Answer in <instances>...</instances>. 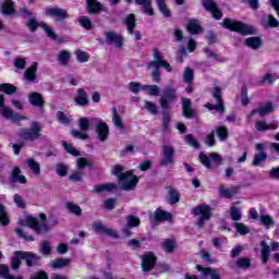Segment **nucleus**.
Here are the masks:
<instances>
[{"label": "nucleus", "instance_id": "nucleus-1", "mask_svg": "<svg viewBox=\"0 0 279 279\" xmlns=\"http://www.w3.org/2000/svg\"><path fill=\"white\" fill-rule=\"evenodd\" d=\"M178 101V89L173 86H168L162 90V96L159 99V104L162 108V130L163 134L171 132V104Z\"/></svg>", "mask_w": 279, "mask_h": 279}, {"label": "nucleus", "instance_id": "nucleus-2", "mask_svg": "<svg viewBox=\"0 0 279 279\" xmlns=\"http://www.w3.org/2000/svg\"><path fill=\"white\" fill-rule=\"evenodd\" d=\"M223 29L240 34V36H255L256 27L239 20L226 17L220 23Z\"/></svg>", "mask_w": 279, "mask_h": 279}, {"label": "nucleus", "instance_id": "nucleus-3", "mask_svg": "<svg viewBox=\"0 0 279 279\" xmlns=\"http://www.w3.org/2000/svg\"><path fill=\"white\" fill-rule=\"evenodd\" d=\"M40 132H43V126L40 123L34 121L32 122L31 128L21 129L17 133V136L23 141L34 143V141H38V138L43 136Z\"/></svg>", "mask_w": 279, "mask_h": 279}, {"label": "nucleus", "instance_id": "nucleus-4", "mask_svg": "<svg viewBox=\"0 0 279 279\" xmlns=\"http://www.w3.org/2000/svg\"><path fill=\"white\" fill-rule=\"evenodd\" d=\"M211 97L216 99V104L213 105L210 102L205 104V108L207 110H216L219 114L226 113V104L223 102V89L220 86H214L211 88Z\"/></svg>", "mask_w": 279, "mask_h": 279}, {"label": "nucleus", "instance_id": "nucleus-5", "mask_svg": "<svg viewBox=\"0 0 279 279\" xmlns=\"http://www.w3.org/2000/svg\"><path fill=\"white\" fill-rule=\"evenodd\" d=\"M192 214L195 215V217H201L197 220V228H204V225L206 221H209V219L213 217V208L208 204H202L194 208H192Z\"/></svg>", "mask_w": 279, "mask_h": 279}, {"label": "nucleus", "instance_id": "nucleus-6", "mask_svg": "<svg viewBox=\"0 0 279 279\" xmlns=\"http://www.w3.org/2000/svg\"><path fill=\"white\" fill-rule=\"evenodd\" d=\"M175 165V148L173 146H162V158L159 160V167H173Z\"/></svg>", "mask_w": 279, "mask_h": 279}, {"label": "nucleus", "instance_id": "nucleus-7", "mask_svg": "<svg viewBox=\"0 0 279 279\" xmlns=\"http://www.w3.org/2000/svg\"><path fill=\"white\" fill-rule=\"evenodd\" d=\"M202 5L206 12H209L215 21L223 19V12L220 11L219 4L215 0H202Z\"/></svg>", "mask_w": 279, "mask_h": 279}, {"label": "nucleus", "instance_id": "nucleus-8", "mask_svg": "<svg viewBox=\"0 0 279 279\" xmlns=\"http://www.w3.org/2000/svg\"><path fill=\"white\" fill-rule=\"evenodd\" d=\"M45 16L56 19L57 21H64L69 19V12L65 9L50 5L45 9Z\"/></svg>", "mask_w": 279, "mask_h": 279}, {"label": "nucleus", "instance_id": "nucleus-9", "mask_svg": "<svg viewBox=\"0 0 279 279\" xmlns=\"http://www.w3.org/2000/svg\"><path fill=\"white\" fill-rule=\"evenodd\" d=\"M158 263V257L153 252L145 253L142 256V271L149 274L155 269L156 264Z\"/></svg>", "mask_w": 279, "mask_h": 279}, {"label": "nucleus", "instance_id": "nucleus-10", "mask_svg": "<svg viewBox=\"0 0 279 279\" xmlns=\"http://www.w3.org/2000/svg\"><path fill=\"white\" fill-rule=\"evenodd\" d=\"M26 225L28 226V228H31V230H34V232H36V234H43L45 232H49V225L38 221V219H36L34 216H28L26 218Z\"/></svg>", "mask_w": 279, "mask_h": 279}, {"label": "nucleus", "instance_id": "nucleus-11", "mask_svg": "<svg viewBox=\"0 0 279 279\" xmlns=\"http://www.w3.org/2000/svg\"><path fill=\"white\" fill-rule=\"evenodd\" d=\"M96 134L100 143H106L108 136H110V128L108 126V123L99 120L96 124Z\"/></svg>", "mask_w": 279, "mask_h": 279}, {"label": "nucleus", "instance_id": "nucleus-12", "mask_svg": "<svg viewBox=\"0 0 279 279\" xmlns=\"http://www.w3.org/2000/svg\"><path fill=\"white\" fill-rule=\"evenodd\" d=\"M23 260L26 263V267H40V255L34 252L22 251Z\"/></svg>", "mask_w": 279, "mask_h": 279}, {"label": "nucleus", "instance_id": "nucleus-13", "mask_svg": "<svg viewBox=\"0 0 279 279\" xmlns=\"http://www.w3.org/2000/svg\"><path fill=\"white\" fill-rule=\"evenodd\" d=\"M105 36L106 43L108 45H114L118 49H121V47H123V43L125 39H123V36H121V34H117L114 32H107Z\"/></svg>", "mask_w": 279, "mask_h": 279}, {"label": "nucleus", "instance_id": "nucleus-14", "mask_svg": "<svg viewBox=\"0 0 279 279\" xmlns=\"http://www.w3.org/2000/svg\"><path fill=\"white\" fill-rule=\"evenodd\" d=\"M255 149L259 153L255 154L252 165L253 167H258L260 162H265V160H267V151H265V144L262 143L256 144Z\"/></svg>", "mask_w": 279, "mask_h": 279}, {"label": "nucleus", "instance_id": "nucleus-15", "mask_svg": "<svg viewBox=\"0 0 279 279\" xmlns=\"http://www.w3.org/2000/svg\"><path fill=\"white\" fill-rule=\"evenodd\" d=\"M0 12L3 16H12L16 14V4L12 0H4L0 4Z\"/></svg>", "mask_w": 279, "mask_h": 279}, {"label": "nucleus", "instance_id": "nucleus-16", "mask_svg": "<svg viewBox=\"0 0 279 279\" xmlns=\"http://www.w3.org/2000/svg\"><path fill=\"white\" fill-rule=\"evenodd\" d=\"M28 101L34 108H45V97L38 92H33L28 95Z\"/></svg>", "mask_w": 279, "mask_h": 279}, {"label": "nucleus", "instance_id": "nucleus-17", "mask_svg": "<svg viewBox=\"0 0 279 279\" xmlns=\"http://www.w3.org/2000/svg\"><path fill=\"white\" fill-rule=\"evenodd\" d=\"M112 174L117 175L119 180H130L134 175V170H128L123 172V166L121 165H116L112 169Z\"/></svg>", "mask_w": 279, "mask_h": 279}, {"label": "nucleus", "instance_id": "nucleus-18", "mask_svg": "<svg viewBox=\"0 0 279 279\" xmlns=\"http://www.w3.org/2000/svg\"><path fill=\"white\" fill-rule=\"evenodd\" d=\"M77 96L74 98L76 106H81L82 108L88 106L90 101L88 100V94L84 88L76 89Z\"/></svg>", "mask_w": 279, "mask_h": 279}, {"label": "nucleus", "instance_id": "nucleus-19", "mask_svg": "<svg viewBox=\"0 0 279 279\" xmlns=\"http://www.w3.org/2000/svg\"><path fill=\"white\" fill-rule=\"evenodd\" d=\"M10 180L12 182V184H27V178H25V175L21 174V168L19 167H14L11 170V177Z\"/></svg>", "mask_w": 279, "mask_h": 279}, {"label": "nucleus", "instance_id": "nucleus-20", "mask_svg": "<svg viewBox=\"0 0 279 279\" xmlns=\"http://www.w3.org/2000/svg\"><path fill=\"white\" fill-rule=\"evenodd\" d=\"M154 219L155 221H173V215L169 211H166L161 207L157 208L154 211Z\"/></svg>", "mask_w": 279, "mask_h": 279}, {"label": "nucleus", "instance_id": "nucleus-21", "mask_svg": "<svg viewBox=\"0 0 279 279\" xmlns=\"http://www.w3.org/2000/svg\"><path fill=\"white\" fill-rule=\"evenodd\" d=\"M196 269L197 271H201V274H203L205 277L210 276V279H221V275L215 268L204 267L197 264Z\"/></svg>", "mask_w": 279, "mask_h": 279}, {"label": "nucleus", "instance_id": "nucleus-22", "mask_svg": "<svg viewBox=\"0 0 279 279\" xmlns=\"http://www.w3.org/2000/svg\"><path fill=\"white\" fill-rule=\"evenodd\" d=\"M244 45L245 47H248L250 49L256 51L259 47H263V45H265V41H263L262 38L258 36H253L246 38Z\"/></svg>", "mask_w": 279, "mask_h": 279}, {"label": "nucleus", "instance_id": "nucleus-23", "mask_svg": "<svg viewBox=\"0 0 279 279\" xmlns=\"http://www.w3.org/2000/svg\"><path fill=\"white\" fill-rule=\"evenodd\" d=\"M23 251H15L13 253V256L11 257V269L13 271H17V269H21V265H23Z\"/></svg>", "mask_w": 279, "mask_h": 279}, {"label": "nucleus", "instance_id": "nucleus-24", "mask_svg": "<svg viewBox=\"0 0 279 279\" xmlns=\"http://www.w3.org/2000/svg\"><path fill=\"white\" fill-rule=\"evenodd\" d=\"M218 193L220 197H225V199H232L233 195L239 193V186H232L231 189H228L225 185H220Z\"/></svg>", "mask_w": 279, "mask_h": 279}, {"label": "nucleus", "instance_id": "nucleus-25", "mask_svg": "<svg viewBox=\"0 0 279 279\" xmlns=\"http://www.w3.org/2000/svg\"><path fill=\"white\" fill-rule=\"evenodd\" d=\"M41 28L46 33V36L51 40H57L58 45H62V43H64V38H58V34H56V32H53V28H51V26H49L48 24H41Z\"/></svg>", "mask_w": 279, "mask_h": 279}, {"label": "nucleus", "instance_id": "nucleus-26", "mask_svg": "<svg viewBox=\"0 0 279 279\" xmlns=\"http://www.w3.org/2000/svg\"><path fill=\"white\" fill-rule=\"evenodd\" d=\"M120 182H122L123 191H132L136 189V186L138 185V177L133 174L131 178L126 180H120Z\"/></svg>", "mask_w": 279, "mask_h": 279}, {"label": "nucleus", "instance_id": "nucleus-27", "mask_svg": "<svg viewBox=\"0 0 279 279\" xmlns=\"http://www.w3.org/2000/svg\"><path fill=\"white\" fill-rule=\"evenodd\" d=\"M166 191H168V204H170L171 206L178 204L180 202V192H178V190L173 186H166Z\"/></svg>", "mask_w": 279, "mask_h": 279}, {"label": "nucleus", "instance_id": "nucleus-28", "mask_svg": "<svg viewBox=\"0 0 279 279\" xmlns=\"http://www.w3.org/2000/svg\"><path fill=\"white\" fill-rule=\"evenodd\" d=\"M36 73H38V63L33 62L24 72V77L27 82H36Z\"/></svg>", "mask_w": 279, "mask_h": 279}, {"label": "nucleus", "instance_id": "nucleus-29", "mask_svg": "<svg viewBox=\"0 0 279 279\" xmlns=\"http://www.w3.org/2000/svg\"><path fill=\"white\" fill-rule=\"evenodd\" d=\"M94 230L107 234V236H112V239H119V234L113 229H107L102 223L94 225Z\"/></svg>", "mask_w": 279, "mask_h": 279}, {"label": "nucleus", "instance_id": "nucleus-30", "mask_svg": "<svg viewBox=\"0 0 279 279\" xmlns=\"http://www.w3.org/2000/svg\"><path fill=\"white\" fill-rule=\"evenodd\" d=\"M186 29L190 34H192V36L202 34V32H204V28H202L197 20H190V22L186 25Z\"/></svg>", "mask_w": 279, "mask_h": 279}, {"label": "nucleus", "instance_id": "nucleus-31", "mask_svg": "<svg viewBox=\"0 0 279 279\" xmlns=\"http://www.w3.org/2000/svg\"><path fill=\"white\" fill-rule=\"evenodd\" d=\"M124 25H126L128 34H134V29H136V15L134 13L129 14L124 20Z\"/></svg>", "mask_w": 279, "mask_h": 279}, {"label": "nucleus", "instance_id": "nucleus-32", "mask_svg": "<svg viewBox=\"0 0 279 279\" xmlns=\"http://www.w3.org/2000/svg\"><path fill=\"white\" fill-rule=\"evenodd\" d=\"M259 245L262 247V263L263 265H267V263H269V256L271 254V246H269L265 241H262Z\"/></svg>", "mask_w": 279, "mask_h": 279}, {"label": "nucleus", "instance_id": "nucleus-33", "mask_svg": "<svg viewBox=\"0 0 279 279\" xmlns=\"http://www.w3.org/2000/svg\"><path fill=\"white\" fill-rule=\"evenodd\" d=\"M104 11V4L101 2L94 0L93 2H88L87 12L88 14H99V12Z\"/></svg>", "mask_w": 279, "mask_h": 279}, {"label": "nucleus", "instance_id": "nucleus-34", "mask_svg": "<svg viewBox=\"0 0 279 279\" xmlns=\"http://www.w3.org/2000/svg\"><path fill=\"white\" fill-rule=\"evenodd\" d=\"M148 69H151V66H156L157 69H165L168 73H171L173 70L171 69V64L167 62V60L163 61H150L148 62Z\"/></svg>", "mask_w": 279, "mask_h": 279}, {"label": "nucleus", "instance_id": "nucleus-35", "mask_svg": "<svg viewBox=\"0 0 279 279\" xmlns=\"http://www.w3.org/2000/svg\"><path fill=\"white\" fill-rule=\"evenodd\" d=\"M0 278L3 279H23L22 276L10 275V267L5 264H0Z\"/></svg>", "mask_w": 279, "mask_h": 279}, {"label": "nucleus", "instance_id": "nucleus-36", "mask_svg": "<svg viewBox=\"0 0 279 279\" xmlns=\"http://www.w3.org/2000/svg\"><path fill=\"white\" fill-rule=\"evenodd\" d=\"M65 208L70 215H75V217H82V207L80 205L74 204L73 202H68L65 204Z\"/></svg>", "mask_w": 279, "mask_h": 279}, {"label": "nucleus", "instance_id": "nucleus-37", "mask_svg": "<svg viewBox=\"0 0 279 279\" xmlns=\"http://www.w3.org/2000/svg\"><path fill=\"white\" fill-rule=\"evenodd\" d=\"M118 186L114 183H107V184H98L95 185L94 191L95 193H104V192H110V191H117Z\"/></svg>", "mask_w": 279, "mask_h": 279}, {"label": "nucleus", "instance_id": "nucleus-38", "mask_svg": "<svg viewBox=\"0 0 279 279\" xmlns=\"http://www.w3.org/2000/svg\"><path fill=\"white\" fill-rule=\"evenodd\" d=\"M157 7L162 16H165V19H171V10L169 9L165 0H158Z\"/></svg>", "mask_w": 279, "mask_h": 279}, {"label": "nucleus", "instance_id": "nucleus-39", "mask_svg": "<svg viewBox=\"0 0 279 279\" xmlns=\"http://www.w3.org/2000/svg\"><path fill=\"white\" fill-rule=\"evenodd\" d=\"M257 132H267L269 130H278L276 124H267L265 121H257L255 124Z\"/></svg>", "mask_w": 279, "mask_h": 279}, {"label": "nucleus", "instance_id": "nucleus-40", "mask_svg": "<svg viewBox=\"0 0 279 279\" xmlns=\"http://www.w3.org/2000/svg\"><path fill=\"white\" fill-rule=\"evenodd\" d=\"M161 247H162L163 252H166V254H173V252H175V241H173L171 239H166L161 243Z\"/></svg>", "mask_w": 279, "mask_h": 279}, {"label": "nucleus", "instance_id": "nucleus-41", "mask_svg": "<svg viewBox=\"0 0 279 279\" xmlns=\"http://www.w3.org/2000/svg\"><path fill=\"white\" fill-rule=\"evenodd\" d=\"M17 90V87L10 83L0 84V93H4V95H14Z\"/></svg>", "mask_w": 279, "mask_h": 279}, {"label": "nucleus", "instance_id": "nucleus-42", "mask_svg": "<svg viewBox=\"0 0 279 279\" xmlns=\"http://www.w3.org/2000/svg\"><path fill=\"white\" fill-rule=\"evenodd\" d=\"M69 60H71V52L68 50L59 51L58 62L62 64V66H66L69 64Z\"/></svg>", "mask_w": 279, "mask_h": 279}, {"label": "nucleus", "instance_id": "nucleus-43", "mask_svg": "<svg viewBox=\"0 0 279 279\" xmlns=\"http://www.w3.org/2000/svg\"><path fill=\"white\" fill-rule=\"evenodd\" d=\"M216 134H217L219 141H221V142L228 141V136H230V133L228 132V126H226V125L218 126L216 129Z\"/></svg>", "mask_w": 279, "mask_h": 279}, {"label": "nucleus", "instance_id": "nucleus-44", "mask_svg": "<svg viewBox=\"0 0 279 279\" xmlns=\"http://www.w3.org/2000/svg\"><path fill=\"white\" fill-rule=\"evenodd\" d=\"M235 265L240 269H250V267H252V259H250V257H240L235 262Z\"/></svg>", "mask_w": 279, "mask_h": 279}, {"label": "nucleus", "instance_id": "nucleus-45", "mask_svg": "<svg viewBox=\"0 0 279 279\" xmlns=\"http://www.w3.org/2000/svg\"><path fill=\"white\" fill-rule=\"evenodd\" d=\"M193 80H195V72H193V69L191 68H186L183 73L184 84H193Z\"/></svg>", "mask_w": 279, "mask_h": 279}, {"label": "nucleus", "instance_id": "nucleus-46", "mask_svg": "<svg viewBox=\"0 0 279 279\" xmlns=\"http://www.w3.org/2000/svg\"><path fill=\"white\" fill-rule=\"evenodd\" d=\"M126 226L128 228H138V226H141V218L134 215H129L126 217Z\"/></svg>", "mask_w": 279, "mask_h": 279}, {"label": "nucleus", "instance_id": "nucleus-47", "mask_svg": "<svg viewBox=\"0 0 279 279\" xmlns=\"http://www.w3.org/2000/svg\"><path fill=\"white\" fill-rule=\"evenodd\" d=\"M274 112V102L269 101L265 106L259 107V117H267Z\"/></svg>", "mask_w": 279, "mask_h": 279}, {"label": "nucleus", "instance_id": "nucleus-48", "mask_svg": "<svg viewBox=\"0 0 279 279\" xmlns=\"http://www.w3.org/2000/svg\"><path fill=\"white\" fill-rule=\"evenodd\" d=\"M184 141L187 145H190V147H193L194 149H199L201 144L197 141V138L193 137V134H187L184 136Z\"/></svg>", "mask_w": 279, "mask_h": 279}, {"label": "nucleus", "instance_id": "nucleus-49", "mask_svg": "<svg viewBox=\"0 0 279 279\" xmlns=\"http://www.w3.org/2000/svg\"><path fill=\"white\" fill-rule=\"evenodd\" d=\"M14 232L17 235V239H23V240L27 241L28 243H32L35 241L34 235L25 234V231L21 228H15Z\"/></svg>", "mask_w": 279, "mask_h": 279}, {"label": "nucleus", "instance_id": "nucleus-50", "mask_svg": "<svg viewBox=\"0 0 279 279\" xmlns=\"http://www.w3.org/2000/svg\"><path fill=\"white\" fill-rule=\"evenodd\" d=\"M233 228H235L236 232H239L241 236L250 234V228H247L243 222H234Z\"/></svg>", "mask_w": 279, "mask_h": 279}, {"label": "nucleus", "instance_id": "nucleus-51", "mask_svg": "<svg viewBox=\"0 0 279 279\" xmlns=\"http://www.w3.org/2000/svg\"><path fill=\"white\" fill-rule=\"evenodd\" d=\"M0 223L3 227L10 226V218L5 214V207L2 204H0Z\"/></svg>", "mask_w": 279, "mask_h": 279}, {"label": "nucleus", "instance_id": "nucleus-52", "mask_svg": "<svg viewBox=\"0 0 279 279\" xmlns=\"http://www.w3.org/2000/svg\"><path fill=\"white\" fill-rule=\"evenodd\" d=\"M27 165L35 175H40V163L36 162L34 159H28Z\"/></svg>", "mask_w": 279, "mask_h": 279}, {"label": "nucleus", "instance_id": "nucleus-53", "mask_svg": "<svg viewBox=\"0 0 279 279\" xmlns=\"http://www.w3.org/2000/svg\"><path fill=\"white\" fill-rule=\"evenodd\" d=\"M78 23L81 27H83V29H87V31L93 29V22L90 21V19H88V16H81L78 19Z\"/></svg>", "mask_w": 279, "mask_h": 279}, {"label": "nucleus", "instance_id": "nucleus-54", "mask_svg": "<svg viewBox=\"0 0 279 279\" xmlns=\"http://www.w3.org/2000/svg\"><path fill=\"white\" fill-rule=\"evenodd\" d=\"M70 263H71V259H69V258H59L53 262L52 267H53V269H62V268L69 266Z\"/></svg>", "mask_w": 279, "mask_h": 279}, {"label": "nucleus", "instance_id": "nucleus-55", "mask_svg": "<svg viewBox=\"0 0 279 279\" xmlns=\"http://www.w3.org/2000/svg\"><path fill=\"white\" fill-rule=\"evenodd\" d=\"M63 147L65 149V151L68 154H70L71 156H74L75 158L80 157L82 154L80 153V150H76L74 147H73V144H69L66 142H63Z\"/></svg>", "mask_w": 279, "mask_h": 279}, {"label": "nucleus", "instance_id": "nucleus-56", "mask_svg": "<svg viewBox=\"0 0 279 279\" xmlns=\"http://www.w3.org/2000/svg\"><path fill=\"white\" fill-rule=\"evenodd\" d=\"M113 124L116 125V128H119V130H123V128H125L123 125V119L121 118L119 112H117V108H113Z\"/></svg>", "mask_w": 279, "mask_h": 279}, {"label": "nucleus", "instance_id": "nucleus-57", "mask_svg": "<svg viewBox=\"0 0 279 279\" xmlns=\"http://www.w3.org/2000/svg\"><path fill=\"white\" fill-rule=\"evenodd\" d=\"M153 72L150 74V77L154 82V84H160L161 80H162V76L160 74V68H157V66H151Z\"/></svg>", "mask_w": 279, "mask_h": 279}, {"label": "nucleus", "instance_id": "nucleus-58", "mask_svg": "<svg viewBox=\"0 0 279 279\" xmlns=\"http://www.w3.org/2000/svg\"><path fill=\"white\" fill-rule=\"evenodd\" d=\"M198 158L203 167H206V169H213V163L210 162V157H208V155L201 153Z\"/></svg>", "mask_w": 279, "mask_h": 279}, {"label": "nucleus", "instance_id": "nucleus-59", "mask_svg": "<svg viewBox=\"0 0 279 279\" xmlns=\"http://www.w3.org/2000/svg\"><path fill=\"white\" fill-rule=\"evenodd\" d=\"M13 202L17 206V208H22V210H25L27 208V203H25V199H23V196L20 194H14Z\"/></svg>", "mask_w": 279, "mask_h": 279}, {"label": "nucleus", "instance_id": "nucleus-60", "mask_svg": "<svg viewBox=\"0 0 279 279\" xmlns=\"http://www.w3.org/2000/svg\"><path fill=\"white\" fill-rule=\"evenodd\" d=\"M230 217L232 221H241L243 215H241V210L236 208L235 206L230 207Z\"/></svg>", "mask_w": 279, "mask_h": 279}, {"label": "nucleus", "instance_id": "nucleus-61", "mask_svg": "<svg viewBox=\"0 0 279 279\" xmlns=\"http://www.w3.org/2000/svg\"><path fill=\"white\" fill-rule=\"evenodd\" d=\"M75 56L78 62H88L90 60V54H88L87 52L83 51V50H76L75 51Z\"/></svg>", "mask_w": 279, "mask_h": 279}, {"label": "nucleus", "instance_id": "nucleus-62", "mask_svg": "<svg viewBox=\"0 0 279 279\" xmlns=\"http://www.w3.org/2000/svg\"><path fill=\"white\" fill-rule=\"evenodd\" d=\"M241 101H242V106H248L250 105V96L247 94V85L242 86Z\"/></svg>", "mask_w": 279, "mask_h": 279}, {"label": "nucleus", "instance_id": "nucleus-63", "mask_svg": "<svg viewBox=\"0 0 279 279\" xmlns=\"http://www.w3.org/2000/svg\"><path fill=\"white\" fill-rule=\"evenodd\" d=\"M69 180L70 182H83L84 173L75 170L70 174Z\"/></svg>", "mask_w": 279, "mask_h": 279}, {"label": "nucleus", "instance_id": "nucleus-64", "mask_svg": "<svg viewBox=\"0 0 279 279\" xmlns=\"http://www.w3.org/2000/svg\"><path fill=\"white\" fill-rule=\"evenodd\" d=\"M56 171L60 178H65L66 173H69V166L64 163H58Z\"/></svg>", "mask_w": 279, "mask_h": 279}]
</instances>
